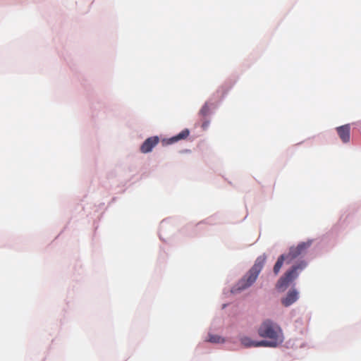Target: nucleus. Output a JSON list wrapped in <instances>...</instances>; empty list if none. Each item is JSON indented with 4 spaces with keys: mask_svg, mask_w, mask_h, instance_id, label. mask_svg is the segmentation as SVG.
Returning a JSON list of instances; mask_svg holds the SVG:
<instances>
[{
    "mask_svg": "<svg viewBox=\"0 0 361 361\" xmlns=\"http://www.w3.org/2000/svg\"><path fill=\"white\" fill-rule=\"evenodd\" d=\"M209 341L211 343H222L224 342V339L217 335H210L209 338Z\"/></svg>",
    "mask_w": 361,
    "mask_h": 361,
    "instance_id": "obj_12",
    "label": "nucleus"
},
{
    "mask_svg": "<svg viewBox=\"0 0 361 361\" xmlns=\"http://www.w3.org/2000/svg\"><path fill=\"white\" fill-rule=\"evenodd\" d=\"M159 139L157 136L147 138L141 145L140 151L142 153H148L159 143Z\"/></svg>",
    "mask_w": 361,
    "mask_h": 361,
    "instance_id": "obj_6",
    "label": "nucleus"
},
{
    "mask_svg": "<svg viewBox=\"0 0 361 361\" xmlns=\"http://www.w3.org/2000/svg\"><path fill=\"white\" fill-rule=\"evenodd\" d=\"M240 343L242 345L247 348L262 346L261 345L258 344L259 341H252L250 338L247 336L241 337Z\"/></svg>",
    "mask_w": 361,
    "mask_h": 361,
    "instance_id": "obj_9",
    "label": "nucleus"
},
{
    "mask_svg": "<svg viewBox=\"0 0 361 361\" xmlns=\"http://www.w3.org/2000/svg\"><path fill=\"white\" fill-rule=\"evenodd\" d=\"M190 135V131L188 129H184L183 130H182L180 133H179L178 135H176V136H173L172 137H171L169 141H168V143L169 144H172V143H174L176 142H178L180 140H185Z\"/></svg>",
    "mask_w": 361,
    "mask_h": 361,
    "instance_id": "obj_8",
    "label": "nucleus"
},
{
    "mask_svg": "<svg viewBox=\"0 0 361 361\" xmlns=\"http://www.w3.org/2000/svg\"><path fill=\"white\" fill-rule=\"evenodd\" d=\"M286 262V255H281L277 259L276 262L275 263L274 266V269H273V271H274V273L275 275H277L283 264V262Z\"/></svg>",
    "mask_w": 361,
    "mask_h": 361,
    "instance_id": "obj_10",
    "label": "nucleus"
},
{
    "mask_svg": "<svg viewBox=\"0 0 361 361\" xmlns=\"http://www.w3.org/2000/svg\"><path fill=\"white\" fill-rule=\"evenodd\" d=\"M260 337L268 338L258 344L264 347H276L283 341V334L281 327L270 319L264 320L258 329Z\"/></svg>",
    "mask_w": 361,
    "mask_h": 361,
    "instance_id": "obj_1",
    "label": "nucleus"
},
{
    "mask_svg": "<svg viewBox=\"0 0 361 361\" xmlns=\"http://www.w3.org/2000/svg\"><path fill=\"white\" fill-rule=\"evenodd\" d=\"M299 298V293L295 288H291L286 295L281 299V303L285 307H289Z\"/></svg>",
    "mask_w": 361,
    "mask_h": 361,
    "instance_id": "obj_5",
    "label": "nucleus"
},
{
    "mask_svg": "<svg viewBox=\"0 0 361 361\" xmlns=\"http://www.w3.org/2000/svg\"><path fill=\"white\" fill-rule=\"evenodd\" d=\"M266 260L267 255L265 254L259 256L256 259L254 265L233 288L231 292L235 293L251 286L257 280L259 273L264 267Z\"/></svg>",
    "mask_w": 361,
    "mask_h": 361,
    "instance_id": "obj_2",
    "label": "nucleus"
},
{
    "mask_svg": "<svg viewBox=\"0 0 361 361\" xmlns=\"http://www.w3.org/2000/svg\"><path fill=\"white\" fill-rule=\"evenodd\" d=\"M311 242H302L299 243L297 246H293L290 248L289 252L286 254V263L290 264L291 262L304 255L308 247L310 246Z\"/></svg>",
    "mask_w": 361,
    "mask_h": 361,
    "instance_id": "obj_4",
    "label": "nucleus"
},
{
    "mask_svg": "<svg viewBox=\"0 0 361 361\" xmlns=\"http://www.w3.org/2000/svg\"><path fill=\"white\" fill-rule=\"evenodd\" d=\"M307 267L305 261L294 264L290 269L287 270L285 274L278 280L276 288L280 291H284L290 283L298 278L301 271Z\"/></svg>",
    "mask_w": 361,
    "mask_h": 361,
    "instance_id": "obj_3",
    "label": "nucleus"
},
{
    "mask_svg": "<svg viewBox=\"0 0 361 361\" xmlns=\"http://www.w3.org/2000/svg\"><path fill=\"white\" fill-rule=\"evenodd\" d=\"M350 126L345 125L337 128V133L343 142H348L350 140Z\"/></svg>",
    "mask_w": 361,
    "mask_h": 361,
    "instance_id": "obj_7",
    "label": "nucleus"
},
{
    "mask_svg": "<svg viewBox=\"0 0 361 361\" xmlns=\"http://www.w3.org/2000/svg\"><path fill=\"white\" fill-rule=\"evenodd\" d=\"M209 106L207 103H205L200 111V114L202 116H207L209 113Z\"/></svg>",
    "mask_w": 361,
    "mask_h": 361,
    "instance_id": "obj_11",
    "label": "nucleus"
}]
</instances>
